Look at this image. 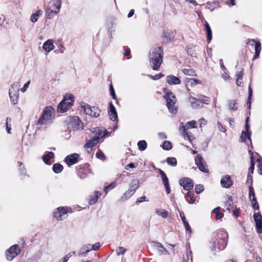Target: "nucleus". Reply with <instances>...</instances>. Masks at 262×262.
<instances>
[{"mask_svg": "<svg viewBox=\"0 0 262 262\" xmlns=\"http://www.w3.org/2000/svg\"><path fill=\"white\" fill-rule=\"evenodd\" d=\"M189 101L191 103V106L193 108L197 109L202 106L200 105L201 102H200L199 98H196L194 97L190 96L189 98Z\"/></svg>", "mask_w": 262, "mask_h": 262, "instance_id": "412c9836", "label": "nucleus"}, {"mask_svg": "<svg viewBox=\"0 0 262 262\" xmlns=\"http://www.w3.org/2000/svg\"><path fill=\"white\" fill-rule=\"evenodd\" d=\"M90 251V244L83 246L80 249L79 255L85 256Z\"/></svg>", "mask_w": 262, "mask_h": 262, "instance_id": "b1692460", "label": "nucleus"}, {"mask_svg": "<svg viewBox=\"0 0 262 262\" xmlns=\"http://www.w3.org/2000/svg\"><path fill=\"white\" fill-rule=\"evenodd\" d=\"M163 76H164V75L161 74V73L155 75L154 76H152V75H148L149 77L151 78V79H152L153 80H158V79H160L161 78H162Z\"/></svg>", "mask_w": 262, "mask_h": 262, "instance_id": "6e6d98bb", "label": "nucleus"}, {"mask_svg": "<svg viewBox=\"0 0 262 262\" xmlns=\"http://www.w3.org/2000/svg\"><path fill=\"white\" fill-rule=\"evenodd\" d=\"M99 141L100 138H98V136L97 137H94L87 141V142L84 144V147L87 149H92V147L97 145Z\"/></svg>", "mask_w": 262, "mask_h": 262, "instance_id": "6ab92c4d", "label": "nucleus"}, {"mask_svg": "<svg viewBox=\"0 0 262 262\" xmlns=\"http://www.w3.org/2000/svg\"><path fill=\"white\" fill-rule=\"evenodd\" d=\"M72 212V209L68 207H58L53 212V216L59 221H62L67 217V213Z\"/></svg>", "mask_w": 262, "mask_h": 262, "instance_id": "423d86ee", "label": "nucleus"}, {"mask_svg": "<svg viewBox=\"0 0 262 262\" xmlns=\"http://www.w3.org/2000/svg\"><path fill=\"white\" fill-rule=\"evenodd\" d=\"M126 251V249L123 247H118L116 249V253L118 255L124 254Z\"/></svg>", "mask_w": 262, "mask_h": 262, "instance_id": "603ef678", "label": "nucleus"}, {"mask_svg": "<svg viewBox=\"0 0 262 262\" xmlns=\"http://www.w3.org/2000/svg\"><path fill=\"white\" fill-rule=\"evenodd\" d=\"M195 163L200 171L205 173L208 172V169L206 168V163H204V160L201 155H198L195 157Z\"/></svg>", "mask_w": 262, "mask_h": 262, "instance_id": "f8f14e48", "label": "nucleus"}, {"mask_svg": "<svg viewBox=\"0 0 262 262\" xmlns=\"http://www.w3.org/2000/svg\"><path fill=\"white\" fill-rule=\"evenodd\" d=\"M110 91L111 93V95L112 96L113 99H116V95L115 94V90L113 88L112 84L110 85Z\"/></svg>", "mask_w": 262, "mask_h": 262, "instance_id": "13d9d810", "label": "nucleus"}, {"mask_svg": "<svg viewBox=\"0 0 262 262\" xmlns=\"http://www.w3.org/2000/svg\"><path fill=\"white\" fill-rule=\"evenodd\" d=\"M219 6L218 1H213L212 2H208L206 4V8L211 11H213L214 9L217 8Z\"/></svg>", "mask_w": 262, "mask_h": 262, "instance_id": "72a5a7b5", "label": "nucleus"}, {"mask_svg": "<svg viewBox=\"0 0 262 262\" xmlns=\"http://www.w3.org/2000/svg\"><path fill=\"white\" fill-rule=\"evenodd\" d=\"M79 157V154L74 153L67 156L64 159V161L70 166L77 163Z\"/></svg>", "mask_w": 262, "mask_h": 262, "instance_id": "dca6fc26", "label": "nucleus"}, {"mask_svg": "<svg viewBox=\"0 0 262 262\" xmlns=\"http://www.w3.org/2000/svg\"><path fill=\"white\" fill-rule=\"evenodd\" d=\"M75 97L72 94L65 95L57 107V112L64 113L69 110L73 105Z\"/></svg>", "mask_w": 262, "mask_h": 262, "instance_id": "f03ea898", "label": "nucleus"}, {"mask_svg": "<svg viewBox=\"0 0 262 262\" xmlns=\"http://www.w3.org/2000/svg\"><path fill=\"white\" fill-rule=\"evenodd\" d=\"M250 152H251V156H250L251 165H250V167L249 168V172H248V178H250V177H251V174L253 173V170L254 169V161H253V152L251 150L250 151Z\"/></svg>", "mask_w": 262, "mask_h": 262, "instance_id": "473e14b6", "label": "nucleus"}, {"mask_svg": "<svg viewBox=\"0 0 262 262\" xmlns=\"http://www.w3.org/2000/svg\"><path fill=\"white\" fill-rule=\"evenodd\" d=\"M80 106L85 115H100L101 113V111L97 107H92L84 102H81Z\"/></svg>", "mask_w": 262, "mask_h": 262, "instance_id": "1a4fd4ad", "label": "nucleus"}, {"mask_svg": "<svg viewBox=\"0 0 262 262\" xmlns=\"http://www.w3.org/2000/svg\"><path fill=\"white\" fill-rule=\"evenodd\" d=\"M103 131V127H95L92 129V132L95 134L94 137H97L98 136V138L100 139L101 135H99V134H101V132Z\"/></svg>", "mask_w": 262, "mask_h": 262, "instance_id": "e433bc0d", "label": "nucleus"}, {"mask_svg": "<svg viewBox=\"0 0 262 262\" xmlns=\"http://www.w3.org/2000/svg\"><path fill=\"white\" fill-rule=\"evenodd\" d=\"M42 12L40 10H37L35 13H33L30 17V20L32 23H35L37 21L39 17L42 14Z\"/></svg>", "mask_w": 262, "mask_h": 262, "instance_id": "c756f323", "label": "nucleus"}, {"mask_svg": "<svg viewBox=\"0 0 262 262\" xmlns=\"http://www.w3.org/2000/svg\"><path fill=\"white\" fill-rule=\"evenodd\" d=\"M100 248V244L99 243H96L94 245H91L90 244V248L91 250H94L97 251Z\"/></svg>", "mask_w": 262, "mask_h": 262, "instance_id": "680f3d73", "label": "nucleus"}, {"mask_svg": "<svg viewBox=\"0 0 262 262\" xmlns=\"http://www.w3.org/2000/svg\"><path fill=\"white\" fill-rule=\"evenodd\" d=\"M233 203L232 201V196H228V200L226 202V206L227 209L230 211V208L232 206Z\"/></svg>", "mask_w": 262, "mask_h": 262, "instance_id": "c03bdc74", "label": "nucleus"}, {"mask_svg": "<svg viewBox=\"0 0 262 262\" xmlns=\"http://www.w3.org/2000/svg\"><path fill=\"white\" fill-rule=\"evenodd\" d=\"M204 190V186L202 184L196 185L195 187V192L197 194H200Z\"/></svg>", "mask_w": 262, "mask_h": 262, "instance_id": "09e8293b", "label": "nucleus"}, {"mask_svg": "<svg viewBox=\"0 0 262 262\" xmlns=\"http://www.w3.org/2000/svg\"><path fill=\"white\" fill-rule=\"evenodd\" d=\"M133 194V192L128 189L123 194L119 201H125L130 198Z\"/></svg>", "mask_w": 262, "mask_h": 262, "instance_id": "2f4dec72", "label": "nucleus"}, {"mask_svg": "<svg viewBox=\"0 0 262 262\" xmlns=\"http://www.w3.org/2000/svg\"><path fill=\"white\" fill-rule=\"evenodd\" d=\"M217 126L218 127V128L222 132H223V133H225L226 131V129L225 128V127H224L222 124L220 122H217Z\"/></svg>", "mask_w": 262, "mask_h": 262, "instance_id": "0e129e2a", "label": "nucleus"}, {"mask_svg": "<svg viewBox=\"0 0 262 262\" xmlns=\"http://www.w3.org/2000/svg\"><path fill=\"white\" fill-rule=\"evenodd\" d=\"M166 162L169 165L176 166L177 165V161L176 158L168 157L166 159Z\"/></svg>", "mask_w": 262, "mask_h": 262, "instance_id": "58836bf2", "label": "nucleus"}, {"mask_svg": "<svg viewBox=\"0 0 262 262\" xmlns=\"http://www.w3.org/2000/svg\"><path fill=\"white\" fill-rule=\"evenodd\" d=\"M248 93H249L248 101L247 102V104H248V105H249V107H250V105H251L250 99H251L252 95V90L250 86H249L248 88Z\"/></svg>", "mask_w": 262, "mask_h": 262, "instance_id": "4d7b16f0", "label": "nucleus"}, {"mask_svg": "<svg viewBox=\"0 0 262 262\" xmlns=\"http://www.w3.org/2000/svg\"><path fill=\"white\" fill-rule=\"evenodd\" d=\"M75 254V252L68 253L63 259V260H60L59 262H67L69 259L72 256V254Z\"/></svg>", "mask_w": 262, "mask_h": 262, "instance_id": "052dcab7", "label": "nucleus"}, {"mask_svg": "<svg viewBox=\"0 0 262 262\" xmlns=\"http://www.w3.org/2000/svg\"><path fill=\"white\" fill-rule=\"evenodd\" d=\"M163 50L162 47L155 45L150 51L149 62L154 70L159 69L163 62Z\"/></svg>", "mask_w": 262, "mask_h": 262, "instance_id": "f257e3e1", "label": "nucleus"}, {"mask_svg": "<svg viewBox=\"0 0 262 262\" xmlns=\"http://www.w3.org/2000/svg\"><path fill=\"white\" fill-rule=\"evenodd\" d=\"M11 102L13 104H16L18 102V99L19 97V93L9 92Z\"/></svg>", "mask_w": 262, "mask_h": 262, "instance_id": "a878e982", "label": "nucleus"}, {"mask_svg": "<svg viewBox=\"0 0 262 262\" xmlns=\"http://www.w3.org/2000/svg\"><path fill=\"white\" fill-rule=\"evenodd\" d=\"M229 108L231 110H236L237 109V105L236 100H231L228 101Z\"/></svg>", "mask_w": 262, "mask_h": 262, "instance_id": "4c0bfd02", "label": "nucleus"}, {"mask_svg": "<svg viewBox=\"0 0 262 262\" xmlns=\"http://www.w3.org/2000/svg\"><path fill=\"white\" fill-rule=\"evenodd\" d=\"M179 184L186 190H189L193 187L192 181L188 178L181 179L179 181Z\"/></svg>", "mask_w": 262, "mask_h": 262, "instance_id": "2eb2a0df", "label": "nucleus"}, {"mask_svg": "<svg viewBox=\"0 0 262 262\" xmlns=\"http://www.w3.org/2000/svg\"><path fill=\"white\" fill-rule=\"evenodd\" d=\"M158 215L161 216L164 218H166L168 216V212L164 209H160L156 210Z\"/></svg>", "mask_w": 262, "mask_h": 262, "instance_id": "37998d69", "label": "nucleus"}, {"mask_svg": "<svg viewBox=\"0 0 262 262\" xmlns=\"http://www.w3.org/2000/svg\"><path fill=\"white\" fill-rule=\"evenodd\" d=\"M54 157V154L52 151H49L42 156V160L46 164H50V159Z\"/></svg>", "mask_w": 262, "mask_h": 262, "instance_id": "393cba45", "label": "nucleus"}, {"mask_svg": "<svg viewBox=\"0 0 262 262\" xmlns=\"http://www.w3.org/2000/svg\"><path fill=\"white\" fill-rule=\"evenodd\" d=\"M109 132L105 129L104 127H103V131L101 132V134H99V135H101V138L105 137L106 136H107L108 135Z\"/></svg>", "mask_w": 262, "mask_h": 262, "instance_id": "69168bd1", "label": "nucleus"}, {"mask_svg": "<svg viewBox=\"0 0 262 262\" xmlns=\"http://www.w3.org/2000/svg\"><path fill=\"white\" fill-rule=\"evenodd\" d=\"M166 81L170 85H177L181 83L180 79L172 75H170L167 76Z\"/></svg>", "mask_w": 262, "mask_h": 262, "instance_id": "aec40b11", "label": "nucleus"}, {"mask_svg": "<svg viewBox=\"0 0 262 262\" xmlns=\"http://www.w3.org/2000/svg\"><path fill=\"white\" fill-rule=\"evenodd\" d=\"M139 187V181L137 179L133 180L129 184V188L128 190L132 191L134 194L136 190Z\"/></svg>", "mask_w": 262, "mask_h": 262, "instance_id": "5701e85b", "label": "nucleus"}, {"mask_svg": "<svg viewBox=\"0 0 262 262\" xmlns=\"http://www.w3.org/2000/svg\"><path fill=\"white\" fill-rule=\"evenodd\" d=\"M54 119V116H40L38 119L36 125H48L52 123Z\"/></svg>", "mask_w": 262, "mask_h": 262, "instance_id": "4468645a", "label": "nucleus"}, {"mask_svg": "<svg viewBox=\"0 0 262 262\" xmlns=\"http://www.w3.org/2000/svg\"><path fill=\"white\" fill-rule=\"evenodd\" d=\"M63 166L59 163H55L53 165L52 169L53 171L56 173H59L61 172L63 170Z\"/></svg>", "mask_w": 262, "mask_h": 262, "instance_id": "c9c22d12", "label": "nucleus"}, {"mask_svg": "<svg viewBox=\"0 0 262 262\" xmlns=\"http://www.w3.org/2000/svg\"><path fill=\"white\" fill-rule=\"evenodd\" d=\"M116 186V183L115 182H112L111 184H110L108 185L105 186L104 188V191L106 194L108 192V191L110 189H112L114 188H115Z\"/></svg>", "mask_w": 262, "mask_h": 262, "instance_id": "49530a36", "label": "nucleus"}, {"mask_svg": "<svg viewBox=\"0 0 262 262\" xmlns=\"http://www.w3.org/2000/svg\"><path fill=\"white\" fill-rule=\"evenodd\" d=\"M165 95L164 98L166 101L167 106L171 113L176 114L177 111V105H176L177 99L172 92L166 90L164 91Z\"/></svg>", "mask_w": 262, "mask_h": 262, "instance_id": "7ed1b4c3", "label": "nucleus"}, {"mask_svg": "<svg viewBox=\"0 0 262 262\" xmlns=\"http://www.w3.org/2000/svg\"><path fill=\"white\" fill-rule=\"evenodd\" d=\"M233 184V182L229 175H226L221 180V184L224 188H228Z\"/></svg>", "mask_w": 262, "mask_h": 262, "instance_id": "a211bd4d", "label": "nucleus"}, {"mask_svg": "<svg viewBox=\"0 0 262 262\" xmlns=\"http://www.w3.org/2000/svg\"><path fill=\"white\" fill-rule=\"evenodd\" d=\"M67 125L70 130H73L75 131L83 128V124L77 116H69L68 117Z\"/></svg>", "mask_w": 262, "mask_h": 262, "instance_id": "20e7f679", "label": "nucleus"}, {"mask_svg": "<svg viewBox=\"0 0 262 262\" xmlns=\"http://www.w3.org/2000/svg\"><path fill=\"white\" fill-rule=\"evenodd\" d=\"M247 45L251 47H254L255 55L254 59L258 57L261 51V45L259 42H256L254 39H248Z\"/></svg>", "mask_w": 262, "mask_h": 262, "instance_id": "ddd939ff", "label": "nucleus"}, {"mask_svg": "<svg viewBox=\"0 0 262 262\" xmlns=\"http://www.w3.org/2000/svg\"><path fill=\"white\" fill-rule=\"evenodd\" d=\"M43 49L47 52H49L53 50L54 48L52 40L48 39L45 41L42 46Z\"/></svg>", "mask_w": 262, "mask_h": 262, "instance_id": "4be33fe9", "label": "nucleus"}, {"mask_svg": "<svg viewBox=\"0 0 262 262\" xmlns=\"http://www.w3.org/2000/svg\"><path fill=\"white\" fill-rule=\"evenodd\" d=\"M101 195V193L99 192V191H95V194L94 195H92L90 196V199L89 200V204L93 205L96 203L98 200L99 196Z\"/></svg>", "mask_w": 262, "mask_h": 262, "instance_id": "c85d7f7f", "label": "nucleus"}, {"mask_svg": "<svg viewBox=\"0 0 262 262\" xmlns=\"http://www.w3.org/2000/svg\"><path fill=\"white\" fill-rule=\"evenodd\" d=\"M204 26L207 33V39L208 42H210L212 39V31L207 22H206Z\"/></svg>", "mask_w": 262, "mask_h": 262, "instance_id": "cd10ccee", "label": "nucleus"}, {"mask_svg": "<svg viewBox=\"0 0 262 262\" xmlns=\"http://www.w3.org/2000/svg\"><path fill=\"white\" fill-rule=\"evenodd\" d=\"M153 246L157 250L160 255H165L169 253L168 250L159 242H153Z\"/></svg>", "mask_w": 262, "mask_h": 262, "instance_id": "f3484780", "label": "nucleus"}, {"mask_svg": "<svg viewBox=\"0 0 262 262\" xmlns=\"http://www.w3.org/2000/svg\"><path fill=\"white\" fill-rule=\"evenodd\" d=\"M249 120V117H247L245 120V131H242L240 137V141L242 142H245L246 139H247L249 141L250 144H252V141L250 137L251 134L250 133V125L248 124Z\"/></svg>", "mask_w": 262, "mask_h": 262, "instance_id": "9b49d317", "label": "nucleus"}, {"mask_svg": "<svg viewBox=\"0 0 262 262\" xmlns=\"http://www.w3.org/2000/svg\"><path fill=\"white\" fill-rule=\"evenodd\" d=\"M188 83H189L191 86L195 85L198 84H200L201 82L199 80L194 78H190L188 80Z\"/></svg>", "mask_w": 262, "mask_h": 262, "instance_id": "3c124183", "label": "nucleus"}, {"mask_svg": "<svg viewBox=\"0 0 262 262\" xmlns=\"http://www.w3.org/2000/svg\"><path fill=\"white\" fill-rule=\"evenodd\" d=\"M258 162V170H259V173L260 174H262V159L261 160H257Z\"/></svg>", "mask_w": 262, "mask_h": 262, "instance_id": "774afa93", "label": "nucleus"}, {"mask_svg": "<svg viewBox=\"0 0 262 262\" xmlns=\"http://www.w3.org/2000/svg\"><path fill=\"white\" fill-rule=\"evenodd\" d=\"M199 99L201 104H208L210 100V98L205 96H201Z\"/></svg>", "mask_w": 262, "mask_h": 262, "instance_id": "79ce46f5", "label": "nucleus"}, {"mask_svg": "<svg viewBox=\"0 0 262 262\" xmlns=\"http://www.w3.org/2000/svg\"><path fill=\"white\" fill-rule=\"evenodd\" d=\"M138 146L139 149L143 151L147 147V143L145 140H141L138 142Z\"/></svg>", "mask_w": 262, "mask_h": 262, "instance_id": "ea45409f", "label": "nucleus"}, {"mask_svg": "<svg viewBox=\"0 0 262 262\" xmlns=\"http://www.w3.org/2000/svg\"><path fill=\"white\" fill-rule=\"evenodd\" d=\"M61 5V0H52L49 5L48 17L51 18L56 15L60 11Z\"/></svg>", "mask_w": 262, "mask_h": 262, "instance_id": "0eeeda50", "label": "nucleus"}, {"mask_svg": "<svg viewBox=\"0 0 262 262\" xmlns=\"http://www.w3.org/2000/svg\"><path fill=\"white\" fill-rule=\"evenodd\" d=\"M111 113V115H117L116 108L112 103H110V108L108 113Z\"/></svg>", "mask_w": 262, "mask_h": 262, "instance_id": "864d4df0", "label": "nucleus"}, {"mask_svg": "<svg viewBox=\"0 0 262 262\" xmlns=\"http://www.w3.org/2000/svg\"><path fill=\"white\" fill-rule=\"evenodd\" d=\"M20 252V249L18 248V245H14L6 251V259L11 261L16 257Z\"/></svg>", "mask_w": 262, "mask_h": 262, "instance_id": "9d476101", "label": "nucleus"}, {"mask_svg": "<svg viewBox=\"0 0 262 262\" xmlns=\"http://www.w3.org/2000/svg\"><path fill=\"white\" fill-rule=\"evenodd\" d=\"M253 219L255 224L262 222V215L260 212H255L253 215Z\"/></svg>", "mask_w": 262, "mask_h": 262, "instance_id": "a19ab883", "label": "nucleus"}, {"mask_svg": "<svg viewBox=\"0 0 262 262\" xmlns=\"http://www.w3.org/2000/svg\"><path fill=\"white\" fill-rule=\"evenodd\" d=\"M19 164V170L20 171V173L22 175H25L26 174L25 166L23 165L21 162H18Z\"/></svg>", "mask_w": 262, "mask_h": 262, "instance_id": "5fc2aeb1", "label": "nucleus"}, {"mask_svg": "<svg viewBox=\"0 0 262 262\" xmlns=\"http://www.w3.org/2000/svg\"><path fill=\"white\" fill-rule=\"evenodd\" d=\"M256 231L258 233H262V222L256 223Z\"/></svg>", "mask_w": 262, "mask_h": 262, "instance_id": "bf43d9fd", "label": "nucleus"}, {"mask_svg": "<svg viewBox=\"0 0 262 262\" xmlns=\"http://www.w3.org/2000/svg\"><path fill=\"white\" fill-rule=\"evenodd\" d=\"M20 86V83L19 82H14L10 86L9 90V92H15V93H19V88Z\"/></svg>", "mask_w": 262, "mask_h": 262, "instance_id": "7c9ffc66", "label": "nucleus"}, {"mask_svg": "<svg viewBox=\"0 0 262 262\" xmlns=\"http://www.w3.org/2000/svg\"><path fill=\"white\" fill-rule=\"evenodd\" d=\"M252 207L255 209L258 210L259 209V205L257 202L255 196L252 198L251 200Z\"/></svg>", "mask_w": 262, "mask_h": 262, "instance_id": "de8ad7c7", "label": "nucleus"}, {"mask_svg": "<svg viewBox=\"0 0 262 262\" xmlns=\"http://www.w3.org/2000/svg\"><path fill=\"white\" fill-rule=\"evenodd\" d=\"M158 171L161 177L162 182L164 186L169 185L168 178L165 173L160 169H158Z\"/></svg>", "mask_w": 262, "mask_h": 262, "instance_id": "bb28decb", "label": "nucleus"}, {"mask_svg": "<svg viewBox=\"0 0 262 262\" xmlns=\"http://www.w3.org/2000/svg\"><path fill=\"white\" fill-rule=\"evenodd\" d=\"M217 238L218 248L219 250H223L227 246L228 234L226 231L221 230L218 233Z\"/></svg>", "mask_w": 262, "mask_h": 262, "instance_id": "6e6552de", "label": "nucleus"}, {"mask_svg": "<svg viewBox=\"0 0 262 262\" xmlns=\"http://www.w3.org/2000/svg\"><path fill=\"white\" fill-rule=\"evenodd\" d=\"M164 149L169 150L172 148V144L169 141H165L162 145Z\"/></svg>", "mask_w": 262, "mask_h": 262, "instance_id": "a18cd8bd", "label": "nucleus"}, {"mask_svg": "<svg viewBox=\"0 0 262 262\" xmlns=\"http://www.w3.org/2000/svg\"><path fill=\"white\" fill-rule=\"evenodd\" d=\"M55 112V108L52 106H47L43 110L41 115H52Z\"/></svg>", "mask_w": 262, "mask_h": 262, "instance_id": "f704fd0d", "label": "nucleus"}, {"mask_svg": "<svg viewBox=\"0 0 262 262\" xmlns=\"http://www.w3.org/2000/svg\"><path fill=\"white\" fill-rule=\"evenodd\" d=\"M30 83V81H28L27 82H26L24 86L20 89V91L22 92H25L26 91L27 89H28V88L29 87V85Z\"/></svg>", "mask_w": 262, "mask_h": 262, "instance_id": "338daca9", "label": "nucleus"}, {"mask_svg": "<svg viewBox=\"0 0 262 262\" xmlns=\"http://www.w3.org/2000/svg\"><path fill=\"white\" fill-rule=\"evenodd\" d=\"M196 122L194 120H192L187 122L185 125L183 123H181L180 129L183 130L184 136L187 137L188 140L190 141L194 139V137L192 136L191 133L188 131V129L197 128L196 126Z\"/></svg>", "mask_w": 262, "mask_h": 262, "instance_id": "39448f33", "label": "nucleus"}, {"mask_svg": "<svg viewBox=\"0 0 262 262\" xmlns=\"http://www.w3.org/2000/svg\"><path fill=\"white\" fill-rule=\"evenodd\" d=\"M146 198L145 196H143L140 198H139L137 199L136 201V204H138L140 203L143 202H147L148 201V200H146Z\"/></svg>", "mask_w": 262, "mask_h": 262, "instance_id": "e2e57ef3", "label": "nucleus"}, {"mask_svg": "<svg viewBox=\"0 0 262 262\" xmlns=\"http://www.w3.org/2000/svg\"><path fill=\"white\" fill-rule=\"evenodd\" d=\"M182 72L185 75L188 76H193L194 75V72L192 69H184L182 70Z\"/></svg>", "mask_w": 262, "mask_h": 262, "instance_id": "8fccbe9b", "label": "nucleus"}]
</instances>
